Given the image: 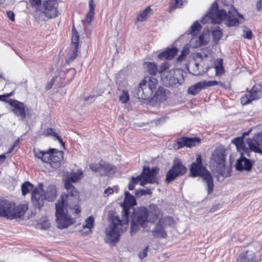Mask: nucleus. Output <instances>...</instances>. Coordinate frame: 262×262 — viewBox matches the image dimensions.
Segmentation results:
<instances>
[{
	"instance_id": "32",
	"label": "nucleus",
	"mask_w": 262,
	"mask_h": 262,
	"mask_svg": "<svg viewBox=\"0 0 262 262\" xmlns=\"http://www.w3.org/2000/svg\"><path fill=\"white\" fill-rule=\"evenodd\" d=\"M187 3V0H170L169 9L172 11L177 8H181L184 4Z\"/></svg>"
},
{
	"instance_id": "12",
	"label": "nucleus",
	"mask_w": 262,
	"mask_h": 262,
	"mask_svg": "<svg viewBox=\"0 0 262 262\" xmlns=\"http://www.w3.org/2000/svg\"><path fill=\"white\" fill-rule=\"evenodd\" d=\"M58 7V2H55L54 0H45L42 2V7L40 12L48 18H55L59 14Z\"/></svg>"
},
{
	"instance_id": "48",
	"label": "nucleus",
	"mask_w": 262,
	"mask_h": 262,
	"mask_svg": "<svg viewBox=\"0 0 262 262\" xmlns=\"http://www.w3.org/2000/svg\"><path fill=\"white\" fill-rule=\"evenodd\" d=\"M212 35L213 39L218 41L221 38L223 34L221 30H220V28L218 27V29H215L214 30L212 31Z\"/></svg>"
},
{
	"instance_id": "27",
	"label": "nucleus",
	"mask_w": 262,
	"mask_h": 262,
	"mask_svg": "<svg viewBox=\"0 0 262 262\" xmlns=\"http://www.w3.org/2000/svg\"><path fill=\"white\" fill-rule=\"evenodd\" d=\"M116 167L112 164L104 163L103 164H101V176H106L108 173L114 172L116 170Z\"/></svg>"
},
{
	"instance_id": "30",
	"label": "nucleus",
	"mask_w": 262,
	"mask_h": 262,
	"mask_svg": "<svg viewBox=\"0 0 262 262\" xmlns=\"http://www.w3.org/2000/svg\"><path fill=\"white\" fill-rule=\"evenodd\" d=\"M232 171V168L231 166H229L227 168V170L225 169V164L223 166V168H219L215 172L217 173V178L219 179L220 177H223V180L225 178L229 177L231 176Z\"/></svg>"
},
{
	"instance_id": "24",
	"label": "nucleus",
	"mask_w": 262,
	"mask_h": 262,
	"mask_svg": "<svg viewBox=\"0 0 262 262\" xmlns=\"http://www.w3.org/2000/svg\"><path fill=\"white\" fill-rule=\"evenodd\" d=\"M248 93L255 100L259 99L262 97L261 85L255 84Z\"/></svg>"
},
{
	"instance_id": "23",
	"label": "nucleus",
	"mask_w": 262,
	"mask_h": 262,
	"mask_svg": "<svg viewBox=\"0 0 262 262\" xmlns=\"http://www.w3.org/2000/svg\"><path fill=\"white\" fill-rule=\"evenodd\" d=\"M178 52V49L175 47L171 48H168L165 51L159 54L158 56V58L160 60H171L177 54Z\"/></svg>"
},
{
	"instance_id": "43",
	"label": "nucleus",
	"mask_w": 262,
	"mask_h": 262,
	"mask_svg": "<svg viewBox=\"0 0 262 262\" xmlns=\"http://www.w3.org/2000/svg\"><path fill=\"white\" fill-rule=\"evenodd\" d=\"M196 44L192 45L194 48H196L203 46H205L207 44V41L204 39L203 35H200L199 37L196 38L195 39Z\"/></svg>"
},
{
	"instance_id": "14",
	"label": "nucleus",
	"mask_w": 262,
	"mask_h": 262,
	"mask_svg": "<svg viewBox=\"0 0 262 262\" xmlns=\"http://www.w3.org/2000/svg\"><path fill=\"white\" fill-rule=\"evenodd\" d=\"M72 35L71 37V48L72 49V50L71 55L66 60V61L68 64L72 62L76 57L77 55L78 48L79 45V36L74 26L72 27Z\"/></svg>"
},
{
	"instance_id": "62",
	"label": "nucleus",
	"mask_w": 262,
	"mask_h": 262,
	"mask_svg": "<svg viewBox=\"0 0 262 262\" xmlns=\"http://www.w3.org/2000/svg\"><path fill=\"white\" fill-rule=\"evenodd\" d=\"M148 179H146L145 177H142L141 180L140 181V184L141 186H143L145 184L148 183Z\"/></svg>"
},
{
	"instance_id": "2",
	"label": "nucleus",
	"mask_w": 262,
	"mask_h": 262,
	"mask_svg": "<svg viewBox=\"0 0 262 262\" xmlns=\"http://www.w3.org/2000/svg\"><path fill=\"white\" fill-rule=\"evenodd\" d=\"M121 206L123 208L122 219L115 216L113 219L110 231L106 233L110 243L116 244L119 241L121 233L125 231L128 226L130 209L132 207L123 204Z\"/></svg>"
},
{
	"instance_id": "9",
	"label": "nucleus",
	"mask_w": 262,
	"mask_h": 262,
	"mask_svg": "<svg viewBox=\"0 0 262 262\" xmlns=\"http://www.w3.org/2000/svg\"><path fill=\"white\" fill-rule=\"evenodd\" d=\"M161 76L163 84L167 87L173 86L177 84H181L184 81L183 71L178 69L165 71Z\"/></svg>"
},
{
	"instance_id": "11",
	"label": "nucleus",
	"mask_w": 262,
	"mask_h": 262,
	"mask_svg": "<svg viewBox=\"0 0 262 262\" xmlns=\"http://www.w3.org/2000/svg\"><path fill=\"white\" fill-rule=\"evenodd\" d=\"M226 157L225 150L221 147L215 149L212 154L210 160V167L212 168V171L215 172L220 168H223L225 164Z\"/></svg>"
},
{
	"instance_id": "34",
	"label": "nucleus",
	"mask_w": 262,
	"mask_h": 262,
	"mask_svg": "<svg viewBox=\"0 0 262 262\" xmlns=\"http://www.w3.org/2000/svg\"><path fill=\"white\" fill-rule=\"evenodd\" d=\"M22 194L26 195L29 193L31 190H34V185L29 181L25 182L22 184L21 186Z\"/></svg>"
},
{
	"instance_id": "47",
	"label": "nucleus",
	"mask_w": 262,
	"mask_h": 262,
	"mask_svg": "<svg viewBox=\"0 0 262 262\" xmlns=\"http://www.w3.org/2000/svg\"><path fill=\"white\" fill-rule=\"evenodd\" d=\"M152 193V191L149 189H136L135 190V195L137 197H140L145 194H151Z\"/></svg>"
},
{
	"instance_id": "44",
	"label": "nucleus",
	"mask_w": 262,
	"mask_h": 262,
	"mask_svg": "<svg viewBox=\"0 0 262 262\" xmlns=\"http://www.w3.org/2000/svg\"><path fill=\"white\" fill-rule=\"evenodd\" d=\"M85 224L83 225V228L91 229L94 226V219L92 216H90L85 220Z\"/></svg>"
},
{
	"instance_id": "21",
	"label": "nucleus",
	"mask_w": 262,
	"mask_h": 262,
	"mask_svg": "<svg viewBox=\"0 0 262 262\" xmlns=\"http://www.w3.org/2000/svg\"><path fill=\"white\" fill-rule=\"evenodd\" d=\"M71 182L68 179L66 180L64 183V187L68 192L67 194H62L61 196H67V199L69 200H70L71 198H72L77 202L79 199L78 192L71 184Z\"/></svg>"
},
{
	"instance_id": "16",
	"label": "nucleus",
	"mask_w": 262,
	"mask_h": 262,
	"mask_svg": "<svg viewBox=\"0 0 262 262\" xmlns=\"http://www.w3.org/2000/svg\"><path fill=\"white\" fill-rule=\"evenodd\" d=\"M217 84L218 82L216 80L200 81L190 86L188 90V93L195 96L199 94L202 89Z\"/></svg>"
},
{
	"instance_id": "8",
	"label": "nucleus",
	"mask_w": 262,
	"mask_h": 262,
	"mask_svg": "<svg viewBox=\"0 0 262 262\" xmlns=\"http://www.w3.org/2000/svg\"><path fill=\"white\" fill-rule=\"evenodd\" d=\"M42 185H40L42 186ZM57 197V191L55 186H51L48 188L47 191L45 192L42 187L35 188L32 192L31 200L35 208L40 209L43 206L45 200L52 202Z\"/></svg>"
},
{
	"instance_id": "37",
	"label": "nucleus",
	"mask_w": 262,
	"mask_h": 262,
	"mask_svg": "<svg viewBox=\"0 0 262 262\" xmlns=\"http://www.w3.org/2000/svg\"><path fill=\"white\" fill-rule=\"evenodd\" d=\"M159 221L166 228L167 226H171L174 224V220L172 217L166 216L160 219Z\"/></svg>"
},
{
	"instance_id": "31",
	"label": "nucleus",
	"mask_w": 262,
	"mask_h": 262,
	"mask_svg": "<svg viewBox=\"0 0 262 262\" xmlns=\"http://www.w3.org/2000/svg\"><path fill=\"white\" fill-rule=\"evenodd\" d=\"M165 89L162 86H160L157 90L156 89L155 90L151 98H155L159 101H162V100H165Z\"/></svg>"
},
{
	"instance_id": "59",
	"label": "nucleus",
	"mask_w": 262,
	"mask_h": 262,
	"mask_svg": "<svg viewBox=\"0 0 262 262\" xmlns=\"http://www.w3.org/2000/svg\"><path fill=\"white\" fill-rule=\"evenodd\" d=\"M7 15L9 19L11 21H14L15 19V14L12 11H8L7 12Z\"/></svg>"
},
{
	"instance_id": "42",
	"label": "nucleus",
	"mask_w": 262,
	"mask_h": 262,
	"mask_svg": "<svg viewBox=\"0 0 262 262\" xmlns=\"http://www.w3.org/2000/svg\"><path fill=\"white\" fill-rule=\"evenodd\" d=\"M255 100L254 98H252L251 95L249 94L248 92L243 95L241 98V103L243 105H246L249 104L252 101Z\"/></svg>"
},
{
	"instance_id": "33",
	"label": "nucleus",
	"mask_w": 262,
	"mask_h": 262,
	"mask_svg": "<svg viewBox=\"0 0 262 262\" xmlns=\"http://www.w3.org/2000/svg\"><path fill=\"white\" fill-rule=\"evenodd\" d=\"M44 135L46 136H52L59 142L60 144L64 147V143L63 142L61 138L58 135V134L54 132L53 129L52 128H48L44 132Z\"/></svg>"
},
{
	"instance_id": "1",
	"label": "nucleus",
	"mask_w": 262,
	"mask_h": 262,
	"mask_svg": "<svg viewBox=\"0 0 262 262\" xmlns=\"http://www.w3.org/2000/svg\"><path fill=\"white\" fill-rule=\"evenodd\" d=\"M223 20L228 27H237L244 22L245 18L234 7L220 9L217 3L214 2L201 22L203 24H220Z\"/></svg>"
},
{
	"instance_id": "54",
	"label": "nucleus",
	"mask_w": 262,
	"mask_h": 262,
	"mask_svg": "<svg viewBox=\"0 0 262 262\" xmlns=\"http://www.w3.org/2000/svg\"><path fill=\"white\" fill-rule=\"evenodd\" d=\"M234 0H221L223 6L225 7H234L233 5Z\"/></svg>"
},
{
	"instance_id": "5",
	"label": "nucleus",
	"mask_w": 262,
	"mask_h": 262,
	"mask_svg": "<svg viewBox=\"0 0 262 262\" xmlns=\"http://www.w3.org/2000/svg\"><path fill=\"white\" fill-rule=\"evenodd\" d=\"M27 204H20L17 206L14 203L5 199H0V216L9 220L20 218L28 210Z\"/></svg>"
},
{
	"instance_id": "20",
	"label": "nucleus",
	"mask_w": 262,
	"mask_h": 262,
	"mask_svg": "<svg viewBox=\"0 0 262 262\" xmlns=\"http://www.w3.org/2000/svg\"><path fill=\"white\" fill-rule=\"evenodd\" d=\"M236 262H256V255L252 250H245L236 258Z\"/></svg>"
},
{
	"instance_id": "64",
	"label": "nucleus",
	"mask_w": 262,
	"mask_h": 262,
	"mask_svg": "<svg viewBox=\"0 0 262 262\" xmlns=\"http://www.w3.org/2000/svg\"><path fill=\"white\" fill-rule=\"evenodd\" d=\"M257 11H260L262 8V0H258L256 5Z\"/></svg>"
},
{
	"instance_id": "36",
	"label": "nucleus",
	"mask_w": 262,
	"mask_h": 262,
	"mask_svg": "<svg viewBox=\"0 0 262 262\" xmlns=\"http://www.w3.org/2000/svg\"><path fill=\"white\" fill-rule=\"evenodd\" d=\"M147 64L148 72L151 75H156L157 73L159 72L157 65L155 62H146Z\"/></svg>"
},
{
	"instance_id": "6",
	"label": "nucleus",
	"mask_w": 262,
	"mask_h": 262,
	"mask_svg": "<svg viewBox=\"0 0 262 262\" xmlns=\"http://www.w3.org/2000/svg\"><path fill=\"white\" fill-rule=\"evenodd\" d=\"M67 196H61L60 200L55 204V216L57 227L59 229H65L74 224L75 220L68 213L67 201Z\"/></svg>"
},
{
	"instance_id": "53",
	"label": "nucleus",
	"mask_w": 262,
	"mask_h": 262,
	"mask_svg": "<svg viewBox=\"0 0 262 262\" xmlns=\"http://www.w3.org/2000/svg\"><path fill=\"white\" fill-rule=\"evenodd\" d=\"M90 169L95 172H97L99 170L101 171V164L96 163H91L90 164Z\"/></svg>"
},
{
	"instance_id": "58",
	"label": "nucleus",
	"mask_w": 262,
	"mask_h": 262,
	"mask_svg": "<svg viewBox=\"0 0 262 262\" xmlns=\"http://www.w3.org/2000/svg\"><path fill=\"white\" fill-rule=\"evenodd\" d=\"M57 78V76H55V77H53L51 79V80L50 81V82H49L47 85H46V90H50L54 83L55 82V78Z\"/></svg>"
},
{
	"instance_id": "60",
	"label": "nucleus",
	"mask_w": 262,
	"mask_h": 262,
	"mask_svg": "<svg viewBox=\"0 0 262 262\" xmlns=\"http://www.w3.org/2000/svg\"><path fill=\"white\" fill-rule=\"evenodd\" d=\"M242 150L243 151L242 153H244V155L246 154V155L248 157H251V152L252 151L250 150V148L245 146Z\"/></svg>"
},
{
	"instance_id": "51",
	"label": "nucleus",
	"mask_w": 262,
	"mask_h": 262,
	"mask_svg": "<svg viewBox=\"0 0 262 262\" xmlns=\"http://www.w3.org/2000/svg\"><path fill=\"white\" fill-rule=\"evenodd\" d=\"M169 63L168 61H164L161 65L160 66L159 69V72L160 74H162L163 72H165V71L169 69Z\"/></svg>"
},
{
	"instance_id": "55",
	"label": "nucleus",
	"mask_w": 262,
	"mask_h": 262,
	"mask_svg": "<svg viewBox=\"0 0 262 262\" xmlns=\"http://www.w3.org/2000/svg\"><path fill=\"white\" fill-rule=\"evenodd\" d=\"M148 248L149 246H147L139 253V257L141 259H142L147 256Z\"/></svg>"
},
{
	"instance_id": "41",
	"label": "nucleus",
	"mask_w": 262,
	"mask_h": 262,
	"mask_svg": "<svg viewBox=\"0 0 262 262\" xmlns=\"http://www.w3.org/2000/svg\"><path fill=\"white\" fill-rule=\"evenodd\" d=\"M151 11L150 7H147L143 11L140 12V13L137 15V20L138 21H143L145 20L148 13Z\"/></svg>"
},
{
	"instance_id": "50",
	"label": "nucleus",
	"mask_w": 262,
	"mask_h": 262,
	"mask_svg": "<svg viewBox=\"0 0 262 262\" xmlns=\"http://www.w3.org/2000/svg\"><path fill=\"white\" fill-rule=\"evenodd\" d=\"M188 53V49H187L186 48H183V49L182 50V51L181 53V54L179 55L177 58V61H181L183 60H184L186 58Z\"/></svg>"
},
{
	"instance_id": "26",
	"label": "nucleus",
	"mask_w": 262,
	"mask_h": 262,
	"mask_svg": "<svg viewBox=\"0 0 262 262\" xmlns=\"http://www.w3.org/2000/svg\"><path fill=\"white\" fill-rule=\"evenodd\" d=\"M246 142L249 146L248 148H250L251 151L260 154L262 155V150L259 147V143L256 140H255V142H253L252 139L248 138L246 140Z\"/></svg>"
},
{
	"instance_id": "35",
	"label": "nucleus",
	"mask_w": 262,
	"mask_h": 262,
	"mask_svg": "<svg viewBox=\"0 0 262 262\" xmlns=\"http://www.w3.org/2000/svg\"><path fill=\"white\" fill-rule=\"evenodd\" d=\"M232 143L234 144L237 150H242L246 145L244 142L243 137H237L232 141Z\"/></svg>"
},
{
	"instance_id": "45",
	"label": "nucleus",
	"mask_w": 262,
	"mask_h": 262,
	"mask_svg": "<svg viewBox=\"0 0 262 262\" xmlns=\"http://www.w3.org/2000/svg\"><path fill=\"white\" fill-rule=\"evenodd\" d=\"M141 227V225L137 222H134V219H132L130 232L132 234L133 233H135L138 231Z\"/></svg>"
},
{
	"instance_id": "25",
	"label": "nucleus",
	"mask_w": 262,
	"mask_h": 262,
	"mask_svg": "<svg viewBox=\"0 0 262 262\" xmlns=\"http://www.w3.org/2000/svg\"><path fill=\"white\" fill-rule=\"evenodd\" d=\"M89 5V11L86 15L84 21L90 25L94 18L95 5L94 3L93 0H90Z\"/></svg>"
},
{
	"instance_id": "22",
	"label": "nucleus",
	"mask_w": 262,
	"mask_h": 262,
	"mask_svg": "<svg viewBox=\"0 0 262 262\" xmlns=\"http://www.w3.org/2000/svg\"><path fill=\"white\" fill-rule=\"evenodd\" d=\"M152 235L156 238H166L167 236L165 227L159 221L157 223L154 228L151 230Z\"/></svg>"
},
{
	"instance_id": "39",
	"label": "nucleus",
	"mask_w": 262,
	"mask_h": 262,
	"mask_svg": "<svg viewBox=\"0 0 262 262\" xmlns=\"http://www.w3.org/2000/svg\"><path fill=\"white\" fill-rule=\"evenodd\" d=\"M201 27L202 26L201 24L198 21H196L192 24L189 29L186 32V33L187 34H191L192 36H193L195 32L199 31Z\"/></svg>"
},
{
	"instance_id": "49",
	"label": "nucleus",
	"mask_w": 262,
	"mask_h": 262,
	"mask_svg": "<svg viewBox=\"0 0 262 262\" xmlns=\"http://www.w3.org/2000/svg\"><path fill=\"white\" fill-rule=\"evenodd\" d=\"M40 223L38 224V227L41 229H47L50 226V223L45 219H41L40 220Z\"/></svg>"
},
{
	"instance_id": "57",
	"label": "nucleus",
	"mask_w": 262,
	"mask_h": 262,
	"mask_svg": "<svg viewBox=\"0 0 262 262\" xmlns=\"http://www.w3.org/2000/svg\"><path fill=\"white\" fill-rule=\"evenodd\" d=\"M244 32L245 34L244 35V37L248 39H251L252 37V33L251 30L249 29L246 28V30H244Z\"/></svg>"
},
{
	"instance_id": "63",
	"label": "nucleus",
	"mask_w": 262,
	"mask_h": 262,
	"mask_svg": "<svg viewBox=\"0 0 262 262\" xmlns=\"http://www.w3.org/2000/svg\"><path fill=\"white\" fill-rule=\"evenodd\" d=\"M11 0H0V5L3 7H6L9 4Z\"/></svg>"
},
{
	"instance_id": "10",
	"label": "nucleus",
	"mask_w": 262,
	"mask_h": 262,
	"mask_svg": "<svg viewBox=\"0 0 262 262\" xmlns=\"http://www.w3.org/2000/svg\"><path fill=\"white\" fill-rule=\"evenodd\" d=\"M187 171L186 167L182 164L179 159L173 160L172 167L168 170L165 178V182L169 184L174 181L177 177L183 176Z\"/></svg>"
},
{
	"instance_id": "7",
	"label": "nucleus",
	"mask_w": 262,
	"mask_h": 262,
	"mask_svg": "<svg viewBox=\"0 0 262 262\" xmlns=\"http://www.w3.org/2000/svg\"><path fill=\"white\" fill-rule=\"evenodd\" d=\"M158 80L152 77H147L134 88L133 94L135 97L142 100L150 98L157 88Z\"/></svg>"
},
{
	"instance_id": "15",
	"label": "nucleus",
	"mask_w": 262,
	"mask_h": 262,
	"mask_svg": "<svg viewBox=\"0 0 262 262\" xmlns=\"http://www.w3.org/2000/svg\"><path fill=\"white\" fill-rule=\"evenodd\" d=\"M159 171V168L158 167H153L150 168L149 166H144L141 176L148 179L147 182L149 184H158L157 174Z\"/></svg>"
},
{
	"instance_id": "29",
	"label": "nucleus",
	"mask_w": 262,
	"mask_h": 262,
	"mask_svg": "<svg viewBox=\"0 0 262 262\" xmlns=\"http://www.w3.org/2000/svg\"><path fill=\"white\" fill-rule=\"evenodd\" d=\"M123 204L133 207L137 204L135 197L132 195L128 191H125V198Z\"/></svg>"
},
{
	"instance_id": "61",
	"label": "nucleus",
	"mask_w": 262,
	"mask_h": 262,
	"mask_svg": "<svg viewBox=\"0 0 262 262\" xmlns=\"http://www.w3.org/2000/svg\"><path fill=\"white\" fill-rule=\"evenodd\" d=\"M142 177V176H141V173L140 175L136 177H133L132 178V180L130 181L135 184H138V182H139L141 180Z\"/></svg>"
},
{
	"instance_id": "56",
	"label": "nucleus",
	"mask_w": 262,
	"mask_h": 262,
	"mask_svg": "<svg viewBox=\"0 0 262 262\" xmlns=\"http://www.w3.org/2000/svg\"><path fill=\"white\" fill-rule=\"evenodd\" d=\"M51 156H52L50 155V154H43V156L42 157L41 160L43 162L49 163L51 165Z\"/></svg>"
},
{
	"instance_id": "28",
	"label": "nucleus",
	"mask_w": 262,
	"mask_h": 262,
	"mask_svg": "<svg viewBox=\"0 0 262 262\" xmlns=\"http://www.w3.org/2000/svg\"><path fill=\"white\" fill-rule=\"evenodd\" d=\"M214 69L215 70V75L217 76H220L225 73L222 58H219L214 61Z\"/></svg>"
},
{
	"instance_id": "17",
	"label": "nucleus",
	"mask_w": 262,
	"mask_h": 262,
	"mask_svg": "<svg viewBox=\"0 0 262 262\" xmlns=\"http://www.w3.org/2000/svg\"><path fill=\"white\" fill-rule=\"evenodd\" d=\"M201 141V139L197 137H182L178 138L176 141V143L178 145L177 148L180 149L185 146L187 147L196 146L200 144Z\"/></svg>"
},
{
	"instance_id": "3",
	"label": "nucleus",
	"mask_w": 262,
	"mask_h": 262,
	"mask_svg": "<svg viewBox=\"0 0 262 262\" xmlns=\"http://www.w3.org/2000/svg\"><path fill=\"white\" fill-rule=\"evenodd\" d=\"M190 176L193 178L201 177L202 181L206 186L207 194L212 193L214 188L213 179L210 172L203 165L202 158L200 154L196 156V160L191 163L190 167Z\"/></svg>"
},
{
	"instance_id": "52",
	"label": "nucleus",
	"mask_w": 262,
	"mask_h": 262,
	"mask_svg": "<svg viewBox=\"0 0 262 262\" xmlns=\"http://www.w3.org/2000/svg\"><path fill=\"white\" fill-rule=\"evenodd\" d=\"M80 179V178L79 174L77 173H74L70 177H69L67 179L73 183H75L78 181Z\"/></svg>"
},
{
	"instance_id": "4",
	"label": "nucleus",
	"mask_w": 262,
	"mask_h": 262,
	"mask_svg": "<svg viewBox=\"0 0 262 262\" xmlns=\"http://www.w3.org/2000/svg\"><path fill=\"white\" fill-rule=\"evenodd\" d=\"M148 208L149 209L142 206L136 210L133 208L134 212L131 216L134 222L139 223L141 225L142 228L144 229L146 228L147 223H155L158 219L160 213L158 207L155 204H150Z\"/></svg>"
},
{
	"instance_id": "46",
	"label": "nucleus",
	"mask_w": 262,
	"mask_h": 262,
	"mask_svg": "<svg viewBox=\"0 0 262 262\" xmlns=\"http://www.w3.org/2000/svg\"><path fill=\"white\" fill-rule=\"evenodd\" d=\"M129 99V94L127 91L123 90L122 94L119 97L120 101L123 104L126 103Z\"/></svg>"
},
{
	"instance_id": "40",
	"label": "nucleus",
	"mask_w": 262,
	"mask_h": 262,
	"mask_svg": "<svg viewBox=\"0 0 262 262\" xmlns=\"http://www.w3.org/2000/svg\"><path fill=\"white\" fill-rule=\"evenodd\" d=\"M55 150L54 148H50L46 151L40 150L39 148H34L33 152L35 156L38 159H41L43 154L51 153V151Z\"/></svg>"
},
{
	"instance_id": "13",
	"label": "nucleus",
	"mask_w": 262,
	"mask_h": 262,
	"mask_svg": "<svg viewBox=\"0 0 262 262\" xmlns=\"http://www.w3.org/2000/svg\"><path fill=\"white\" fill-rule=\"evenodd\" d=\"M8 102L11 106L12 112L21 120H24L26 117V110L24 103L13 99H10Z\"/></svg>"
},
{
	"instance_id": "19",
	"label": "nucleus",
	"mask_w": 262,
	"mask_h": 262,
	"mask_svg": "<svg viewBox=\"0 0 262 262\" xmlns=\"http://www.w3.org/2000/svg\"><path fill=\"white\" fill-rule=\"evenodd\" d=\"M49 153L51 155V166L55 169L60 167L63 159V152L55 148Z\"/></svg>"
},
{
	"instance_id": "18",
	"label": "nucleus",
	"mask_w": 262,
	"mask_h": 262,
	"mask_svg": "<svg viewBox=\"0 0 262 262\" xmlns=\"http://www.w3.org/2000/svg\"><path fill=\"white\" fill-rule=\"evenodd\" d=\"M253 161L246 158L244 153L241 154L240 157L237 160L235 164V168L237 171H242L244 170L250 171L253 166Z\"/></svg>"
},
{
	"instance_id": "38",
	"label": "nucleus",
	"mask_w": 262,
	"mask_h": 262,
	"mask_svg": "<svg viewBox=\"0 0 262 262\" xmlns=\"http://www.w3.org/2000/svg\"><path fill=\"white\" fill-rule=\"evenodd\" d=\"M29 2L32 7L34 8L36 13L40 12L42 7L41 0H29Z\"/></svg>"
}]
</instances>
